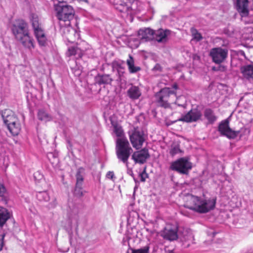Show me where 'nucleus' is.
<instances>
[{"instance_id":"393cba45","label":"nucleus","mask_w":253,"mask_h":253,"mask_svg":"<svg viewBox=\"0 0 253 253\" xmlns=\"http://www.w3.org/2000/svg\"><path fill=\"white\" fill-rule=\"evenodd\" d=\"M126 64L130 73H135L141 70L139 67L134 66V60L131 55H129V58L126 60Z\"/></svg>"},{"instance_id":"f704fd0d","label":"nucleus","mask_w":253,"mask_h":253,"mask_svg":"<svg viewBox=\"0 0 253 253\" xmlns=\"http://www.w3.org/2000/svg\"><path fill=\"white\" fill-rule=\"evenodd\" d=\"M53 2L54 8L55 7V5H62L65 4L64 0H52Z\"/></svg>"},{"instance_id":"aec40b11","label":"nucleus","mask_w":253,"mask_h":253,"mask_svg":"<svg viewBox=\"0 0 253 253\" xmlns=\"http://www.w3.org/2000/svg\"><path fill=\"white\" fill-rule=\"evenodd\" d=\"M11 213L5 208L0 206V227H2L10 218Z\"/></svg>"},{"instance_id":"ea45409f","label":"nucleus","mask_w":253,"mask_h":253,"mask_svg":"<svg viewBox=\"0 0 253 253\" xmlns=\"http://www.w3.org/2000/svg\"><path fill=\"white\" fill-rule=\"evenodd\" d=\"M57 205V202L55 199H53L48 205L49 208H54Z\"/></svg>"},{"instance_id":"79ce46f5","label":"nucleus","mask_w":253,"mask_h":253,"mask_svg":"<svg viewBox=\"0 0 253 253\" xmlns=\"http://www.w3.org/2000/svg\"><path fill=\"white\" fill-rule=\"evenodd\" d=\"M5 152L3 144L0 142V155L3 154Z\"/></svg>"},{"instance_id":"4468645a","label":"nucleus","mask_w":253,"mask_h":253,"mask_svg":"<svg viewBox=\"0 0 253 253\" xmlns=\"http://www.w3.org/2000/svg\"><path fill=\"white\" fill-rule=\"evenodd\" d=\"M134 0H120V3L116 6V8L119 11L127 14H132L131 5Z\"/></svg>"},{"instance_id":"6e6552de","label":"nucleus","mask_w":253,"mask_h":253,"mask_svg":"<svg viewBox=\"0 0 253 253\" xmlns=\"http://www.w3.org/2000/svg\"><path fill=\"white\" fill-rule=\"evenodd\" d=\"M228 51L227 49L220 47L212 48L210 50L209 55L212 61L215 64H220L227 58Z\"/></svg>"},{"instance_id":"1a4fd4ad","label":"nucleus","mask_w":253,"mask_h":253,"mask_svg":"<svg viewBox=\"0 0 253 253\" xmlns=\"http://www.w3.org/2000/svg\"><path fill=\"white\" fill-rule=\"evenodd\" d=\"M171 95L175 96V93L169 88H164L156 94V97L159 104L165 108L169 106V97Z\"/></svg>"},{"instance_id":"7ed1b4c3","label":"nucleus","mask_w":253,"mask_h":253,"mask_svg":"<svg viewBox=\"0 0 253 253\" xmlns=\"http://www.w3.org/2000/svg\"><path fill=\"white\" fill-rule=\"evenodd\" d=\"M54 10L56 12V15L59 21V25L61 28L63 30H66L67 32H72L73 34L76 33L74 29L71 28L70 21L74 17L75 11L72 6L64 4L62 5H56Z\"/></svg>"},{"instance_id":"37998d69","label":"nucleus","mask_w":253,"mask_h":253,"mask_svg":"<svg viewBox=\"0 0 253 253\" xmlns=\"http://www.w3.org/2000/svg\"><path fill=\"white\" fill-rule=\"evenodd\" d=\"M160 68V66L158 64H157L155 67L154 68V69L155 70H158L159 69V68Z\"/></svg>"},{"instance_id":"f257e3e1","label":"nucleus","mask_w":253,"mask_h":253,"mask_svg":"<svg viewBox=\"0 0 253 253\" xmlns=\"http://www.w3.org/2000/svg\"><path fill=\"white\" fill-rule=\"evenodd\" d=\"M110 121L113 126V131L118 137L116 139V151L118 159L125 164L128 167V159L132 151L129 143L126 137L124 136V133L122 126L117 122L112 120L110 118Z\"/></svg>"},{"instance_id":"5701e85b","label":"nucleus","mask_w":253,"mask_h":253,"mask_svg":"<svg viewBox=\"0 0 253 253\" xmlns=\"http://www.w3.org/2000/svg\"><path fill=\"white\" fill-rule=\"evenodd\" d=\"M83 54L84 50L75 46L69 47L68 51L66 52V55L67 56L70 57L75 56L76 58H81Z\"/></svg>"},{"instance_id":"423d86ee","label":"nucleus","mask_w":253,"mask_h":253,"mask_svg":"<svg viewBox=\"0 0 253 253\" xmlns=\"http://www.w3.org/2000/svg\"><path fill=\"white\" fill-rule=\"evenodd\" d=\"M128 134L133 147L136 149H140L146 139L143 131L138 128H134L129 131Z\"/></svg>"},{"instance_id":"f3484780","label":"nucleus","mask_w":253,"mask_h":253,"mask_svg":"<svg viewBox=\"0 0 253 253\" xmlns=\"http://www.w3.org/2000/svg\"><path fill=\"white\" fill-rule=\"evenodd\" d=\"M34 34L41 46H45L47 44V38L42 27L34 30Z\"/></svg>"},{"instance_id":"473e14b6","label":"nucleus","mask_w":253,"mask_h":253,"mask_svg":"<svg viewBox=\"0 0 253 253\" xmlns=\"http://www.w3.org/2000/svg\"><path fill=\"white\" fill-rule=\"evenodd\" d=\"M180 151V149L178 146H174L171 148L170 153L172 155H174L177 153H178Z\"/></svg>"},{"instance_id":"20e7f679","label":"nucleus","mask_w":253,"mask_h":253,"mask_svg":"<svg viewBox=\"0 0 253 253\" xmlns=\"http://www.w3.org/2000/svg\"><path fill=\"white\" fill-rule=\"evenodd\" d=\"M12 31L16 40L25 47H34L33 39L29 35L27 24L23 20H18L13 25Z\"/></svg>"},{"instance_id":"bb28decb","label":"nucleus","mask_w":253,"mask_h":253,"mask_svg":"<svg viewBox=\"0 0 253 253\" xmlns=\"http://www.w3.org/2000/svg\"><path fill=\"white\" fill-rule=\"evenodd\" d=\"M96 81L98 84H110L112 81V79L110 78L108 75H103L101 76H98L96 78Z\"/></svg>"},{"instance_id":"c9c22d12","label":"nucleus","mask_w":253,"mask_h":253,"mask_svg":"<svg viewBox=\"0 0 253 253\" xmlns=\"http://www.w3.org/2000/svg\"><path fill=\"white\" fill-rule=\"evenodd\" d=\"M5 237V234H1L0 235V252L2 250L3 245H4V238Z\"/></svg>"},{"instance_id":"f03ea898","label":"nucleus","mask_w":253,"mask_h":253,"mask_svg":"<svg viewBox=\"0 0 253 253\" xmlns=\"http://www.w3.org/2000/svg\"><path fill=\"white\" fill-rule=\"evenodd\" d=\"M216 198L198 197L188 195L185 197V207L199 213H207L213 210L215 206Z\"/></svg>"},{"instance_id":"a878e982","label":"nucleus","mask_w":253,"mask_h":253,"mask_svg":"<svg viewBox=\"0 0 253 253\" xmlns=\"http://www.w3.org/2000/svg\"><path fill=\"white\" fill-rule=\"evenodd\" d=\"M30 19L33 30L42 27L37 14L34 13H31L30 16Z\"/></svg>"},{"instance_id":"72a5a7b5","label":"nucleus","mask_w":253,"mask_h":253,"mask_svg":"<svg viewBox=\"0 0 253 253\" xmlns=\"http://www.w3.org/2000/svg\"><path fill=\"white\" fill-rule=\"evenodd\" d=\"M212 70L215 71H220L221 72H224L226 70V68L225 66L222 65H219L218 67H213L212 68Z\"/></svg>"},{"instance_id":"58836bf2","label":"nucleus","mask_w":253,"mask_h":253,"mask_svg":"<svg viewBox=\"0 0 253 253\" xmlns=\"http://www.w3.org/2000/svg\"><path fill=\"white\" fill-rule=\"evenodd\" d=\"M106 177L113 180V178L115 177L114 176V173L113 171H108L106 174Z\"/></svg>"},{"instance_id":"c85d7f7f","label":"nucleus","mask_w":253,"mask_h":253,"mask_svg":"<svg viewBox=\"0 0 253 253\" xmlns=\"http://www.w3.org/2000/svg\"><path fill=\"white\" fill-rule=\"evenodd\" d=\"M37 199L41 201L47 202L49 200V196L46 191L39 192L37 194Z\"/></svg>"},{"instance_id":"e433bc0d","label":"nucleus","mask_w":253,"mask_h":253,"mask_svg":"<svg viewBox=\"0 0 253 253\" xmlns=\"http://www.w3.org/2000/svg\"><path fill=\"white\" fill-rule=\"evenodd\" d=\"M139 176L140 177V180L141 181L144 182L147 177V174L146 173L145 171H143L142 172H141Z\"/></svg>"},{"instance_id":"a19ab883","label":"nucleus","mask_w":253,"mask_h":253,"mask_svg":"<svg viewBox=\"0 0 253 253\" xmlns=\"http://www.w3.org/2000/svg\"><path fill=\"white\" fill-rule=\"evenodd\" d=\"M75 194L78 196H82L83 195V191H82V189L79 190V189L76 191V187L75 189Z\"/></svg>"},{"instance_id":"9d476101","label":"nucleus","mask_w":253,"mask_h":253,"mask_svg":"<svg viewBox=\"0 0 253 253\" xmlns=\"http://www.w3.org/2000/svg\"><path fill=\"white\" fill-rule=\"evenodd\" d=\"M218 130L223 135L226 136L230 139L236 138L239 133V131H234L229 126V121L224 120L219 124Z\"/></svg>"},{"instance_id":"2f4dec72","label":"nucleus","mask_w":253,"mask_h":253,"mask_svg":"<svg viewBox=\"0 0 253 253\" xmlns=\"http://www.w3.org/2000/svg\"><path fill=\"white\" fill-rule=\"evenodd\" d=\"M150 246L149 245L138 249L132 250V253H150Z\"/></svg>"},{"instance_id":"ddd939ff","label":"nucleus","mask_w":253,"mask_h":253,"mask_svg":"<svg viewBox=\"0 0 253 253\" xmlns=\"http://www.w3.org/2000/svg\"><path fill=\"white\" fill-rule=\"evenodd\" d=\"M202 117L201 112L196 109L191 110L186 114L182 116L179 121L187 123L195 122L199 120Z\"/></svg>"},{"instance_id":"39448f33","label":"nucleus","mask_w":253,"mask_h":253,"mask_svg":"<svg viewBox=\"0 0 253 253\" xmlns=\"http://www.w3.org/2000/svg\"><path fill=\"white\" fill-rule=\"evenodd\" d=\"M2 117L11 134L18 135L21 129V125L14 113L9 109L5 110L2 113Z\"/></svg>"},{"instance_id":"412c9836","label":"nucleus","mask_w":253,"mask_h":253,"mask_svg":"<svg viewBox=\"0 0 253 253\" xmlns=\"http://www.w3.org/2000/svg\"><path fill=\"white\" fill-rule=\"evenodd\" d=\"M241 71L245 78L253 81V64L242 67Z\"/></svg>"},{"instance_id":"f8f14e48","label":"nucleus","mask_w":253,"mask_h":253,"mask_svg":"<svg viewBox=\"0 0 253 253\" xmlns=\"http://www.w3.org/2000/svg\"><path fill=\"white\" fill-rule=\"evenodd\" d=\"M249 0H236L235 6L242 17H246L249 13Z\"/></svg>"},{"instance_id":"b1692460","label":"nucleus","mask_w":253,"mask_h":253,"mask_svg":"<svg viewBox=\"0 0 253 253\" xmlns=\"http://www.w3.org/2000/svg\"><path fill=\"white\" fill-rule=\"evenodd\" d=\"M38 118L39 120L47 122L52 120V116L44 109H40L38 112Z\"/></svg>"},{"instance_id":"6ab92c4d","label":"nucleus","mask_w":253,"mask_h":253,"mask_svg":"<svg viewBox=\"0 0 253 253\" xmlns=\"http://www.w3.org/2000/svg\"><path fill=\"white\" fill-rule=\"evenodd\" d=\"M169 34L170 31L169 30L159 29L157 31L154 32L153 39L159 42H167V37Z\"/></svg>"},{"instance_id":"c03bdc74","label":"nucleus","mask_w":253,"mask_h":253,"mask_svg":"<svg viewBox=\"0 0 253 253\" xmlns=\"http://www.w3.org/2000/svg\"><path fill=\"white\" fill-rule=\"evenodd\" d=\"M172 87H173V88H174L175 89H177V88H178L177 85V84H173V85H172Z\"/></svg>"},{"instance_id":"7c9ffc66","label":"nucleus","mask_w":253,"mask_h":253,"mask_svg":"<svg viewBox=\"0 0 253 253\" xmlns=\"http://www.w3.org/2000/svg\"><path fill=\"white\" fill-rule=\"evenodd\" d=\"M77 182H76V191L81 189V186H82L84 178L83 176L80 174V171L78 172L77 175Z\"/></svg>"},{"instance_id":"4c0bfd02","label":"nucleus","mask_w":253,"mask_h":253,"mask_svg":"<svg viewBox=\"0 0 253 253\" xmlns=\"http://www.w3.org/2000/svg\"><path fill=\"white\" fill-rule=\"evenodd\" d=\"M6 189L3 184H0V196H3L5 193Z\"/></svg>"},{"instance_id":"4be33fe9","label":"nucleus","mask_w":253,"mask_h":253,"mask_svg":"<svg viewBox=\"0 0 253 253\" xmlns=\"http://www.w3.org/2000/svg\"><path fill=\"white\" fill-rule=\"evenodd\" d=\"M127 95L131 99L136 100L141 96V92L138 86L131 85L127 90Z\"/></svg>"},{"instance_id":"0eeeda50","label":"nucleus","mask_w":253,"mask_h":253,"mask_svg":"<svg viewBox=\"0 0 253 253\" xmlns=\"http://www.w3.org/2000/svg\"><path fill=\"white\" fill-rule=\"evenodd\" d=\"M170 169L181 174H187L192 169V164L186 158H181L172 162Z\"/></svg>"},{"instance_id":"c756f323","label":"nucleus","mask_w":253,"mask_h":253,"mask_svg":"<svg viewBox=\"0 0 253 253\" xmlns=\"http://www.w3.org/2000/svg\"><path fill=\"white\" fill-rule=\"evenodd\" d=\"M191 31L193 37V40H195L196 42H199L203 39L201 34L199 33L196 29L192 28L191 29Z\"/></svg>"},{"instance_id":"cd10ccee","label":"nucleus","mask_w":253,"mask_h":253,"mask_svg":"<svg viewBox=\"0 0 253 253\" xmlns=\"http://www.w3.org/2000/svg\"><path fill=\"white\" fill-rule=\"evenodd\" d=\"M204 116L208 120L209 123L212 124L216 120V117L215 116L213 111L211 109H206L204 111Z\"/></svg>"},{"instance_id":"2eb2a0df","label":"nucleus","mask_w":253,"mask_h":253,"mask_svg":"<svg viewBox=\"0 0 253 253\" xmlns=\"http://www.w3.org/2000/svg\"><path fill=\"white\" fill-rule=\"evenodd\" d=\"M149 157V154L148 150L143 149L134 152L131 158L135 163L143 164Z\"/></svg>"},{"instance_id":"a211bd4d","label":"nucleus","mask_w":253,"mask_h":253,"mask_svg":"<svg viewBox=\"0 0 253 253\" xmlns=\"http://www.w3.org/2000/svg\"><path fill=\"white\" fill-rule=\"evenodd\" d=\"M138 35L142 42L148 41L153 39L154 31L150 28L142 29L139 30Z\"/></svg>"},{"instance_id":"9b49d317","label":"nucleus","mask_w":253,"mask_h":253,"mask_svg":"<svg viewBox=\"0 0 253 253\" xmlns=\"http://www.w3.org/2000/svg\"><path fill=\"white\" fill-rule=\"evenodd\" d=\"M161 236L165 239L173 241L178 238L177 228L176 226L168 224L161 232Z\"/></svg>"},{"instance_id":"dca6fc26","label":"nucleus","mask_w":253,"mask_h":253,"mask_svg":"<svg viewBox=\"0 0 253 253\" xmlns=\"http://www.w3.org/2000/svg\"><path fill=\"white\" fill-rule=\"evenodd\" d=\"M180 240L185 248H188L190 245L194 243V237L190 230H184L180 237Z\"/></svg>"}]
</instances>
